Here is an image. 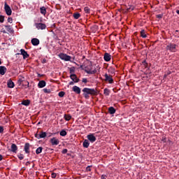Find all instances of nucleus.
<instances>
[{"mask_svg":"<svg viewBox=\"0 0 179 179\" xmlns=\"http://www.w3.org/2000/svg\"><path fill=\"white\" fill-rule=\"evenodd\" d=\"M18 83L20 85H22V83H23V82H24V80H23V79L22 78H19V80H17Z\"/></svg>","mask_w":179,"mask_h":179,"instance_id":"nucleus-39","label":"nucleus"},{"mask_svg":"<svg viewBox=\"0 0 179 179\" xmlns=\"http://www.w3.org/2000/svg\"><path fill=\"white\" fill-rule=\"evenodd\" d=\"M7 71H8V69H6V67L5 66H0V75H5V73H6Z\"/></svg>","mask_w":179,"mask_h":179,"instance_id":"nucleus-15","label":"nucleus"},{"mask_svg":"<svg viewBox=\"0 0 179 179\" xmlns=\"http://www.w3.org/2000/svg\"><path fill=\"white\" fill-rule=\"evenodd\" d=\"M84 12L85 13H90V8L88 6L85 7L84 8Z\"/></svg>","mask_w":179,"mask_h":179,"instance_id":"nucleus-31","label":"nucleus"},{"mask_svg":"<svg viewBox=\"0 0 179 179\" xmlns=\"http://www.w3.org/2000/svg\"><path fill=\"white\" fill-rule=\"evenodd\" d=\"M176 13H178V15H179V10H176Z\"/></svg>","mask_w":179,"mask_h":179,"instance_id":"nucleus-55","label":"nucleus"},{"mask_svg":"<svg viewBox=\"0 0 179 179\" xmlns=\"http://www.w3.org/2000/svg\"><path fill=\"white\" fill-rule=\"evenodd\" d=\"M1 31H2V33L6 34V31L5 29H2Z\"/></svg>","mask_w":179,"mask_h":179,"instance_id":"nucleus-52","label":"nucleus"},{"mask_svg":"<svg viewBox=\"0 0 179 179\" xmlns=\"http://www.w3.org/2000/svg\"><path fill=\"white\" fill-rule=\"evenodd\" d=\"M108 110L110 115L115 114V112L117 111L113 106L109 107Z\"/></svg>","mask_w":179,"mask_h":179,"instance_id":"nucleus-22","label":"nucleus"},{"mask_svg":"<svg viewBox=\"0 0 179 179\" xmlns=\"http://www.w3.org/2000/svg\"><path fill=\"white\" fill-rule=\"evenodd\" d=\"M17 157L20 160H23L24 159V156L23 155V154H20L19 155H17Z\"/></svg>","mask_w":179,"mask_h":179,"instance_id":"nucleus-35","label":"nucleus"},{"mask_svg":"<svg viewBox=\"0 0 179 179\" xmlns=\"http://www.w3.org/2000/svg\"><path fill=\"white\" fill-rule=\"evenodd\" d=\"M2 64V62H1V59H0V65H1Z\"/></svg>","mask_w":179,"mask_h":179,"instance_id":"nucleus-56","label":"nucleus"},{"mask_svg":"<svg viewBox=\"0 0 179 179\" xmlns=\"http://www.w3.org/2000/svg\"><path fill=\"white\" fill-rule=\"evenodd\" d=\"M103 94H105V96H110V90L105 88L103 90Z\"/></svg>","mask_w":179,"mask_h":179,"instance_id":"nucleus-27","label":"nucleus"},{"mask_svg":"<svg viewBox=\"0 0 179 179\" xmlns=\"http://www.w3.org/2000/svg\"><path fill=\"white\" fill-rule=\"evenodd\" d=\"M166 50H169V51H171L172 52H176V51L177 50V48H176L175 45H167Z\"/></svg>","mask_w":179,"mask_h":179,"instance_id":"nucleus-16","label":"nucleus"},{"mask_svg":"<svg viewBox=\"0 0 179 179\" xmlns=\"http://www.w3.org/2000/svg\"><path fill=\"white\" fill-rule=\"evenodd\" d=\"M7 20L8 23H13V19L11 17H8Z\"/></svg>","mask_w":179,"mask_h":179,"instance_id":"nucleus-37","label":"nucleus"},{"mask_svg":"<svg viewBox=\"0 0 179 179\" xmlns=\"http://www.w3.org/2000/svg\"><path fill=\"white\" fill-rule=\"evenodd\" d=\"M70 73H75V67H71L69 69Z\"/></svg>","mask_w":179,"mask_h":179,"instance_id":"nucleus-38","label":"nucleus"},{"mask_svg":"<svg viewBox=\"0 0 179 179\" xmlns=\"http://www.w3.org/2000/svg\"><path fill=\"white\" fill-rule=\"evenodd\" d=\"M4 10L7 16H10V15H12V8H10V6H9L6 2L4 3Z\"/></svg>","mask_w":179,"mask_h":179,"instance_id":"nucleus-2","label":"nucleus"},{"mask_svg":"<svg viewBox=\"0 0 179 179\" xmlns=\"http://www.w3.org/2000/svg\"><path fill=\"white\" fill-rule=\"evenodd\" d=\"M50 142L52 146H57L59 145V140H58V138H57L56 137L50 138Z\"/></svg>","mask_w":179,"mask_h":179,"instance_id":"nucleus-6","label":"nucleus"},{"mask_svg":"<svg viewBox=\"0 0 179 179\" xmlns=\"http://www.w3.org/2000/svg\"><path fill=\"white\" fill-rule=\"evenodd\" d=\"M45 85H47V83H45V81H44V80H41V81H39V83H38V87H39V89H43V87H45Z\"/></svg>","mask_w":179,"mask_h":179,"instance_id":"nucleus-17","label":"nucleus"},{"mask_svg":"<svg viewBox=\"0 0 179 179\" xmlns=\"http://www.w3.org/2000/svg\"><path fill=\"white\" fill-rule=\"evenodd\" d=\"M73 92H74V93H76L77 94H80V87L75 85L73 87Z\"/></svg>","mask_w":179,"mask_h":179,"instance_id":"nucleus-19","label":"nucleus"},{"mask_svg":"<svg viewBox=\"0 0 179 179\" xmlns=\"http://www.w3.org/2000/svg\"><path fill=\"white\" fill-rule=\"evenodd\" d=\"M4 27L6 28V30L7 31H8V33H14V30H13V28H12V27L10 25H5Z\"/></svg>","mask_w":179,"mask_h":179,"instance_id":"nucleus-18","label":"nucleus"},{"mask_svg":"<svg viewBox=\"0 0 179 179\" xmlns=\"http://www.w3.org/2000/svg\"><path fill=\"white\" fill-rule=\"evenodd\" d=\"M92 166H88L86 167V171H92V169H90Z\"/></svg>","mask_w":179,"mask_h":179,"instance_id":"nucleus-42","label":"nucleus"},{"mask_svg":"<svg viewBox=\"0 0 179 179\" xmlns=\"http://www.w3.org/2000/svg\"><path fill=\"white\" fill-rule=\"evenodd\" d=\"M64 118L66 121H71V119L72 118V116L71 115L64 114Z\"/></svg>","mask_w":179,"mask_h":179,"instance_id":"nucleus-25","label":"nucleus"},{"mask_svg":"<svg viewBox=\"0 0 179 179\" xmlns=\"http://www.w3.org/2000/svg\"><path fill=\"white\" fill-rule=\"evenodd\" d=\"M164 78H166V75L164 76Z\"/></svg>","mask_w":179,"mask_h":179,"instance_id":"nucleus-60","label":"nucleus"},{"mask_svg":"<svg viewBox=\"0 0 179 179\" xmlns=\"http://www.w3.org/2000/svg\"><path fill=\"white\" fill-rule=\"evenodd\" d=\"M27 164H30V162H27L26 163V165L27 166Z\"/></svg>","mask_w":179,"mask_h":179,"instance_id":"nucleus-54","label":"nucleus"},{"mask_svg":"<svg viewBox=\"0 0 179 179\" xmlns=\"http://www.w3.org/2000/svg\"><path fill=\"white\" fill-rule=\"evenodd\" d=\"M67 134L66 131L63 129L60 131L59 135L60 136H66Z\"/></svg>","mask_w":179,"mask_h":179,"instance_id":"nucleus-28","label":"nucleus"},{"mask_svg":"<svg viewBox=\"0 0 179 179\" xmlns=\"http://www.w3.org/2000/svg\"><path fill=\"white\" fill-rule=\"evenodd\" d=\"M3 126H0V134H3Z\"/></svg>","mask_w":179,"mask_h":179,"instance_id":"nucleus-40","label":"nucleus"},{"mask_svg":"<svg viewBox=\"0 0 179 179\" xmlns=\"http://www.w3.org/2000/svg\"><path fill=\"white\" fill-rule=\"evenodd\" d=\"M73 16L74 19H79V17H80V13H73Z\"/></svg>","mask_w":179,"mask_h":179,"instance_id":"nucleus-30","label":"nucleus"},{"mask_svg":"<svg viewBox=\"0 0 179 179\" xmlns=\"http://www.w3.org/2000/svg\"><path fill=\"white\" fill-rule=\"evenodd\" d=\"M62 153L63 155H65V154L68 153V149H64V150L62 151Z\"/></svg>","mask_w":179,"mask_h":179,"instance_id":"nucleus-41","label":"nucleus"},{"mask_svg":"<svg viewBox=\"0 0 179 179\" xmlns=\"http://www.w3.org/2000/svg\"><path fill=\"white\" fill-rule=\"evenodd\" d=\"M42 64H47V59H43L42 60Z\"/></svg>","mask_w":179,"mask_h":179,"instance_id":"nucleus-50","label":"nucleus"},{"mask_svg":"<svg viewBox=\"0 0 179 179\" xmlns=\"http://www.w3.org/2000/svg\"><path fill=\"white\" fill-rule=\"evenodd\" d=\"M103 59L106 62L111 61V55L109 53L106 52L103 56Z\"/></svg>","mask_w":179,"mask_h":179,"instance_id":"nucleus-12","label":"nucleus"},{"mask_svg":"<svg viewBox=\"0 0 179 179\" xmlns=\"http://www.w3.org/2000/svg\"><path fill=\"white\" fill-rule=\"evenodd\" d=\"M35 26H36V29H38V30H40V29L44 30L47 27L45 24H43V23H36Z\"/></svg>","mask_w":179,"mask_h":179,"instance_id":"nucleus-8","label":"nucleus"},{"mask_svg":"<svg viewBox=\"0 0 179 179\" xmlns=\"http://www.w3.org/2000/svg\"><path fill=\"white\" fill-rule=\"evenodd\" d=\"M142 65L144 66V68H148V62H146V60H144L142 62Z\"/></svg>","mask_w":179,"mask_h":179,"instance_id":"nucleus-36","label":"nucleus"},{"mask_svg":"<svg viewBox=\"0 0 179 179\" xmlns=\"http://www.w3.org/2000/svg\"><path fill=\"white\" fill-rule=\"evenodd\" d=\"M83 95L87 100H89V99H90V96H89V94H91V96H97V91L94 89L85 87L83 90Z\"/></svg>","mask_w":179,"mask_h":179,"instance_id":"nucleus-1","label":"nucleus"},{"mask_svg":"<svg viewBox=\"0 0 179 179\" xmlns=\"http://www.w3.org/2000/svg\"><path fill=\"white\" fill-rule=\"evenodd\" d=\"M22 106H26L27 107L28 106H30V100L27 99V100H23L22 102Z\"/></svg>","mask_w":179,"mask_h":179,"instance_id":"nucleus-24","label":"nucleus"},{"mask_svg":"<svg viewBox=\"0 0 179 179\" xmlns=\"http://www.w3.org/2000/svg\"><path fill=\"white\" fill-rule=\"evenodd\" d=\"M162 141L164 142V143H166V142H167V138L162 137Z\"/></svg>","mask_w":179,"mask_h":179,"instance_id":"nucleus-45","label":"nucleus"},{"mask_svg":"<svg viewBox=\"0 0 179 179\" xmlns=\"http://www.w3.org/2000/svg\"><path fill=\"white\" fill-rule=\"evenodd\" d=\"M51 177H52V178H57V173H52Z\"/></svg>","mask_w":179,"mask_h":179,"instance_id":"nucleus-43","label":"nucleus"},{"mask_svg":"<svg viewBox=\"0 0 179 179\" xmlns=\"http://www.w3.org/2000/svg\"><path fill=\"white\" fill-rule=\"evenodd\" d=\"M104 78L106 82H108V83H110V85H112V83H114V79H113V76H110L106 73L104 75Z\"/></svg>","mask_w":179,"mask_h":179,"instance_id":"nucleus-4","label":"nucleus"},{"mask_svg":"<svg viewBox=\"0 0 179 179\" xmlns=\"http://www.w3.org/2000/svg\"><path fill=\"white\" fill-rule=\"evenodd\" d=\"M82 82H83V83H87V78H83Z\"/></svg>","mask_w":179,"mask_h":179,"instance_id":"nucleus-47","label":"nucleus"},{"mask_svg":"<svg viewBox=\"0 0 179 179\" xmlns=\"http://www.w3.org/2000/svg\"><path fill=\"white\" fill-rule=\"evenodd\" d=\"M3 159V157L2 155H0V162H2V159Z\"/></svg>","mask_w":179,"mask_h":179,"instance_id":"nucleus-51","label":"nucleus"},{"mask_svg":"<svg viewBox=\"0 0 179 179\" xmlns=\"http://www.w3.org/2000/svg\"><path fill=\"white\" fill-rule=\"evenodd\" d=\"M87 140L91 142V143H94L96 142V136H94V134H90L87 136Z\"/></svg>","mask_w":179,"mask_h":179,"instance_id":"nucleus-5","label":"nucleus"},{"mask_svg":"<svg viewBox=\"0 0 179 179\" xmlns=\"http://www.w3.org/2000/svg\"><path fill=\"white\" fill-rule=\"evenodd\" d=\"M41 152H43V147H39L36 150V155H40V153H41Z\"/></svg>","mask_w":179,"mask_h":179,"instance_id":"nucleus-29","label":"nucleus"},{"mask_svg":"<svg viewBox=\"0 0 179 179\" xmlns=\"http://www.w3.org/2000/svg\"><path fill=\"white\" fill-rule=\"evenodd\" d=\"M28 44H29V43H25V45H27Z\"/></svg>","mask_w":179,"mask_h":179,"instance_id":"nucleus-57","label":"nucleus"},{"mask_svg":"<svg viewBox=\"0 0 179 179\" xmlns=\"http://www.w3.org/2000/svg\"><path fill=\"white\" fill-rule=\"evenodd\" d=\"M31 43L32 45H38L40 44V40L37 38H34L31 39Z\"/></svg>","mask_w":179,"mask_h":179,"instance_id":"nucleus-13","label":"nucleus"},{"mask_svg":"<svg viewBox=\"0 0 179 179\" xmlns=\"http://www.w3.org/2000/svg\"><path fill=\"white\" fill-rule=\"evenodd\" d=\"M38 76L40 77V76H41V74H38Z\"/></svg>","mask_w":179,"mask_h":179,"instance_id":"nucleus-58","label":"nucleus"},{"mask_svg":"<svg viewBox=\"0 0 179 179\" xmlns=\"http://www.w3.org/2000/svg\"><path fill=\"white\" fill-rule=\"evenodd\" d=\"M90 145V143L89 142V140H85L83 143V148H89V146Z\"/></svg>","mask_w":179,"mask_h":179,"instance_id":"nucleus-23","label":"nucleus"},{"mask_svg":"<svg viewBox=\"0 0 179 179\" xmlns=\"http://www.w3.org/2000/svg\"><path fill=\"white\" fill-rule=\"evenodd\" d=\"M25 83H27V85H26V84H25V85H24V84H22V86H27V87H29V82L27 81V82H25Z\"/></svg>","mask_w":179,"mask_h":179,"instance_id":"nucleus-48","label":"nucleus"},{"mask_svg":"<svg viewBox=\"0 0 179 179\" xmlns=\"http://www.w3.org/2000/svg\"><path fill=\"white\" fill-rule=\"evenodd\" d=\"M69 85H73V82H72V81L70 82V83H69Z\"/></svg>","mask_w":179,"mask_h":179,"instance_id":"nucleus-53","label":"nucleus"},{"mask_svg":"<svg viewBox=\"0 0 179 179\" xmlns=\"http://www.w3.org/2000/svg\"><path fill=\"white\" fill-rule=\"evenodd\" d=\"M24 150L25 153H27V155H29V153H30V143H26L24 144Z\"/></svg>","mask_w":179,"mask_h":179,"instance_id":"nucleus-9","label":"nucleus"},{"mask_svg":"<svg viewBox=\"0 0 179 179\" xmlns=\"http://www.w3.org/2000/svg\"><path fill=\"white\" fill-rule=\"evenodd\" d=\"M11 152H13V153H17V145H16V144L13 143L11 145Z\"/></svg>","mask_w":179,"mask_h":179,"instance_id":"nucleus-20","label":"nucleus"},{"mask_svg":"<svg viewBox=\"0 0 179 179\" xmlns=\"http://www.w3.org/2000/svg\"><path fill=\"white\" fill-rule=\"evenodd\" d=\"M43 92H44V93H48V94H50V93H51V90L47 89V88H44L43 89Z\"/></svg>","mask_w":179,"mask_h":179,"instance_id":"nucleus-33","label":"nucleus"},{"mask_svg":"<svg viewBox=\"0 0 179 179\" xmlns=\"http://www.w3.org/2000/svg\"><path fill=\"white\" fill-rule=\"evenodd\" d=\"M174 36H176V37H179V32H178V30H176V31L174 32Z\"/></svg>","mask_w":179,"mask_h":179,"instance_id":"nucleus-44","label":"nucleus"},{"mask_svg":"<svg viewBox=\"0 0 179 179\" xmlns=\"http://www.w3.org/2000/svg\"><path fill=\"white\" fill-rule=\"evenodd\" d=\"M58 96L59 97H64V96H65V92L61 91L60 92H59Z\"/></svg>","mask_w":179,"mask_h":179,"instance_id":"nucleus-32","label":"nucleus"},{"mask_svg":"<svg viewBox=\"0 0 179 179\" xmlns=\"http://www.w3.org/2000/svg\"><path fill=\"white\" fill-rule=\"evenodd\" d=\"M101 179H107V176L106 175H102L101 177Z\"/></svg>","mask_w":179,"mask_h":179,"instance_id":"nucleus-49","label":"nucleus"},{"mask_svg":"<svg viewBox=\"0 0 179 179\" xmlns=\"http://www.w3.org/2000/svg\"><path fill=\"white\" fill-rule=\"evenodd\" d=\"M96 70H94V71L90 70V71H87V73H90L91 75H94V73H96Z\"/></svg>","mask_w":179,"mask_h":179,"instance_id":"nucleus-34","label":"nucleus"},{"mask_svg":"<svg viewBox=\"0 0 179 179\" xmlns=\"http://www.w3.org/2000/svg\"><path fill=\"white\" fill-rule=\"evenodd\" d=\"M59 58H60V59H63L64 61H71L72 57L66 54L59 53Z\"/></svg>","mask_w":179,"mask_h":179,"instance_id":"nucleus-3","label":"nucleus"},{"mask_svg":"<svg viewBox=\"0 0 179 179\" xmlns=\"http://www.w3.org/2000/svg\"><path fill=\"white\" fill-rule=\"evenodd\" d=\"M20 55L23 56V59H26V58H29V55L27 54V52L24 49L20 50Z\"/></svg>","mask_w":179,"mask_h":179,"instance_id":"nucleus-10","label":"nucleus"},{"mask_svg":"<svg viewBox=\"0 0 179 179\" xmlns=\"http://www.w3.org/2000/svg\"><path fill=\"white\" fill-rule=\"evenodd\" d=\"M157 19H162V17H163V14L157 15Z\"/></svg>","mask_w":179,"mask_h":179,"instance_id":"nucleus-46","label":"nucleus"},{"mask_svg":"<svg viewBox=\"0 0 179 179\" xmlns=\"http://www.w3.org/2000/svg\"><path fill=\"white\" fill-rule=\"evenodd\" d=\"M7 86L8 87H9L10 89H13L15 87V83H13V81H12L11 79H9L7 81Z\"/></svg>","mask_w":179,"mask_h":179,"instance_id":"nucleus-11","label":"nucleus"},{"mask_svg":"<svg viewBox=\"0 0 179 179\" xmlns=\"http://www.w3.org/2000/svg\"><path fill=\"white\" fill-rule=\"evenodd\" d=\"M40 12H41V15H43V16H45V15L47 13V8H45V6L41 7Z\"/></svg>","mask_w":179,"mask_h":179,"instance_id":"nucleus-21","label":"nucleus"},{"mask_svg":"<svg viewBox=\"0 0 179 179\" xmlns=\"http://www.w3.org/2000/svg\"><path fill=\"white\" fill-rule=\"evenodd\" d=\"M140 33H141V36L143 37V38H146L147 35H146V31H145V29H142Z\"/></svg>","mask_w":179,"mask_h":179,"instance_id":"nucleus-26","label":"nucleus"},{"mask_svg":"<svg viewBox=\"0 0 179 179\" xmlns=\"http://www.w3.org/2000/svg\"><path fill=\"white\" fill-rule=\"evenodd\" d=\"M110 69H108V72H110Z\"/></svg>","mask_w":179,"mask_h":179,"instance_id":"nucleus-59","label":"nucleus"},{"mask_svg":"<svg viewBox=\"0 0 179 179\" xmlns=\"http://www.w3.org/2000/svg\"><path fill=\"white\" fill-rule=\"evenodd\" d=\"M70 78L72 79L74 83H78L79 82V78H78L76 74H71Z\"/></svg>","mask_w":179,"mask_h":179,"instance_id":"nucleus-14","label":"nucleus"},{"mask_svg":"<svg viewBox=\"0 0 179 179\" xmlns=\"http://www.w3.org/2000/svg\"><path fill=\"white\" fill-rule=\"evenodd\" d=\"M47 136V133L45 131H41L40 134H36L35 138L37 139H42L43 138H45Z\"/></svg>","mask_w":179,"mask_h":179,"instance_id":"nucleus-7","label":"nucleus"}]
</instances>
